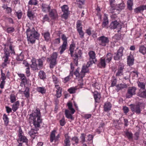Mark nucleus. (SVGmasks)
Instances as JSON below:
<instances>
[{"mask_svg": "<svg viewBox=\"0 0 146 146\" xmlns=\"http://www.w3.org/2000/svg\"><path fill=\"white\" fill-rule=\"evenodd\" d=\"M38 76L40 79H44L46 78L45 73L42 70H41L39 72Z\"/></svg>", "mask_w": 146, "mask_h": 146, "instance_id": "37", "label": "nucleus"}, {"mask_svg": "<svg viewBox=\"0 0 146 146\" xmlns=\"http://www.w3.org/2000/svg\"><path fill=\"white\" fill-rule=\"evenodd\" d=\"M127 86L125 84H118L117 86V89L119 90L124 88H127Z\"/></svg>", "mask_w": 146, "mask_h": 146, "instance_id": "34", "label": "nucleus"}, {"mask_svg": "<svg viewBox=\"0 0 146 146\" xmlns=\"http://www.w3.org/2000/svg\"><path fill=\"white\" fill-rule=\"evenodd\" d=\"M72 140L75 142L76 144H78V143L79 139L76 136L73 137L72 138Z\"/></svg>", "mask_w": 146, "mask_h": 146, "instance_id": "59", "label": "nucleus"}, {"mask_svg": "<svg viewBox=\"0 0 146 146\" xmlns=\"http://www.w3.org/2000/svg\"><path fill=\"white\" fill-rule=\"evenodd\" d=\"M127 3L128 9L130 10H131L132 9V7L133 5V0H128Z\"/></svg>", "mask_w": 146, "mask_h": 146, "instance_id": "30", "label": "nucleus"}, {"mask_svg": "<svg viewBox=\"0 0 146 146\" xmlns=\"http://www.w3.org/2000/svg\"><path fill=\"white\" fill-rule=\"evenodd\" d=\"M77 88L75 87H71L68 89V91L70 94H73L75 92Z\"/></svg>", "mask_w": 146, "mask_h": 146, "instance_id": "48", "label": "nucleus"}, {"mask_svg": "<svg viewBox=\"0 0 146 146\" xmlns=\"http://www.w3.org/2000/svg\"><path fill=\"white\" fill-rule=\"evenodd\" d=\"M3 118L5 124L7 125L9 122V119L7 115L5 114H4L3 115Z\"/></svg>", "mask_w": 146, "mask_h": 146, "instance_id": "45", "label": "nucleus"}, {"mask_svg": "<svg viewBox=\"0 0 146 146\" xmlns=\"http://www.w3.org/2000/svg\"><path fill=\"white\" fill-rule=\"evenodd\" d=\"M131 109L133 112H135L137 114H140L142 110L143 109L145 108V105L143 104L140 103L137 104H131Z\"/></svg>", "mask_w": 146, "mask_h": 146, "instance_id": "4", "label": "nucleus"}, {"mask_svg": "<svg viewBox=\"0 0 146 146\" xmlns=\"http://www.w3.org/2000/svg\"><path fill=\"white\" fill-rule=\"evenodd\" d=\"M41 8L42 11L45 13L49 12L51 9V7L49 5L45 3L42 4Z\"/></svg>", "mask_w": 146, "mask_h": 146, "instance_id": "17", "label": "nucleus"}, {"mask_svg": "<svg viewBox=\"0 0 146 146\" xmlns=\"http://www.w3.org/2000/svg\"><path fill=\"white\" fill-rule=\"evenodd\" d=\"M20 105L19 101H16L12 105V110L14 112H15L18 109Z\"/></svg>", "mask_w": 146, "mask_h": 146, "instance_id": "25", "label": "nucleus"}, {"mask_svg": "<svg viewBox=\"0 0 146 146\" xmlns=\"http://www.w3.org/2000/svg\"><path fill=\"white\" fill-rule=\"evenodd\" d=\"M14 31V29L13 27H9L7 29V32L9 33L13 32Z\"/></svg>", "mask_w": 146, "mask_h": 146, "instance_id": "63", "label": "nucleus"}, {"mask_svg": "<svg viewBox=\"0 0 146 146\" xmlns=\"http://www.w3.org/2000/svg\"><path fill=\"white\" fill-rule=\"evenodd\" d=\"M84 1L85 0H76V3L79 5L80 8H81V5L84 4Z\"/></svg>", "mask_w": 146, "mask_h": 146, "instance_id": "50", "label": "nucleus"}, {"mask_svg": "<svg viewBox=\"0 0 146 146\" xmlns=\"http://www.w3.org/2000/svg\"><path fill=\"white\" fill-rule=\"evenodd\" d=\"M24 94L25 96L27 98H28L29 97V88L27 87L25 88V90L24 92Z\"/></svg>", "mask_w": 146, "mask_h": 146, "instance_id": "40", "label": "nucleus"}, {"mask_svg": "<svg viewBox=\"0 0 146 146\" xmlns=\"http://www.w3.org/2000/svg\"><path fill=\"white\" fill-rule=\"evenodd\" d=\"M86 136V134L84 133H82L81 134L80 138L81 139L80 142L82 143L85 141Z\"/></svg>", "mask_w": 146, "mask_h": 146, "instance_id": "46", "label": "nucleus"}, {"mask_svg": "<svg viewBox=\"0 0 146 146\" xmlns=\"http://www.w3.org/2000/svg\"><path fill=\"white\" fill-rule=\"evenodd\" d=\"M125 7V5L123 1H122L121 3L117 5L115 7L114 5L113 8L112 7L110 9V11L111 13L113 12V10L116 9L119 11H121L122 10L124 9Z\"/></svg>", "mask_w": 146, "mask_h": 146, "instance_id": "14", "label": "nucleus"}, {"mask_svg": "<svg viewBox=\"0 0 146 146\" xmlns=\"http://www.w3.org/2000/svg\"><path fill=\"white\" fill-rule=\"evenodd\" d=\"M137 95L140 97L146 98V91L145 89H140Z\"/></svg>", "mask_w": 146, "mask_h": 146, "instance_id": "23", "label": "nucleus"}, {"mask_svg": "<svg viewBox=\"0 0 146 146\" xmlns=\"http://www.w3.org/2000/svg\"><path fill=\"white\" fill-rule=\"evenodd\" d=\"M15 15L17 17V18L19 19L21 18L22 13L21 11H19L17 12H16L15 13Z\"/></svg>", "mask_w": 146, "mask_h": 146, "instance_id": "47", "label": "nucleus"}, {"mask_svg": "<svg viewBox=\"0 0 146 146\" xmlns=\"http://www.w3.org/2000/svg\"><path fill=\"white\" fill-rule=\"evenodd\" d=\"M27 78H25L22 80H21V82L20 84V86L23 87V86H25L26 83L27 82Z\"/></svg>", "mask_w": 146, "mask_h": 146, "instance_id": "56", "label": "nucleus"}, {"mask_svg": "<svg viewBox=\"0 0 146 146\" xmlns=\"http://www.w3.org/2000/svg\"><path fill=\"white\" fill-rule=\"evenodd\" d=\"M45 40L46 41H49L50 40V34L49 32L44 33L43 34Z\"/></svg>", "mask_w": 146, "mask_h": 146, "instance_id": "35", "label": "nucleus"}, {"mask_svg": "<svg viewBox=\"0 0 146 146\" xmlns=\"http://www.w3.org/2000/svg\"><path fill=\"white\" fill-rule=\"evenodd\" d=\"M123 110L125 113L126 114L129 111V108L126 106H123Z\"/></svg>", "mask_w": 146, "mask_h": 146, "instance_id": "62", "label": "nucleus"}, {"mask_svg": "<svg viewBox=\"0 0 146 146\" xmlns=\"http://www.w3.org/2000/svg\"><path fill=\"white\" fill-rule=\"evenodd\" d=\"M124 48L121 47H120L117 51L116 53L115 54L114 56V59L115 60H119L123 56V52Z\"/></svg>", "mask_w": 146, "mask_h": 146, "instance_id": "13", "label": "nucleus"}, {"mask_svg": "<svg viewBox=\"0 0 146 146\" xmlns=\"http://www.w3.org/2000/svg\"><path fill=\"white\" fill-rule=\"evenodd\" d=\"M27 15L29 18L31 19V18H33V14L31 11L29 9L27 11Z\"/></svg>", "mask_w": 146, "mask_h": 146, "instance_id": "53", "label": "nucleus"}, {"mask_svg": "<svg viewBox=\"0 0 146 146\" xmlns=\"http://www.w3.org/2000/svg\"><path fill=\"white\" fill-rule=\"evenodd\" d=\"M105 58L102 57L100 58V62L99 64V65L100 66L101 68H105L106 65V61H105Z\"/></svg>", "mask_w": 146, "mask_h": 146, "instance_id": "27", "label": "nucleus"}, {"mask_svg": "<svg viewBox=\"0 0 146 146\" xmlns=\"http://www.w3.org/2000/svg\"><path fill=\"white\" fill-rule=\"evenodd\" d=\"M112 107V105L110 102H106L104 104V110L105 111L111 110Z\"/></svg>", "mask_w": 146, "mask_h": 146, "instance_id": "24", "label": "nucleus"}, {"mask_svg": "<svg viewBox=\"0 0 146 146\" xmlns=\"http://www.w3.org/2000/svg\"><path fill=\"white\" fill-rule=\"evenodd\" d=\"M99 44L102 46H105L109 42V40L107 37L102 36L97 38Z\"/></svg>", "mask_w": 146, "mask_h": 146, "instance_id": "11", "label": "nucleus"}, {"mask_svg": "<svg viewBox=\"0 0 146 146\" xmlns=\"http://www.w3.org/2000/svg\"><path fill=\"white\" fill-rule=\"evenodd\" d=\"M136 90V88L135 87L129 88L127 90V92L126 94V98H130L133 95L135 94Z\"/></svg>", "mask_w": 146, "mask_h": 146, "instance_id": "12", "label": "nucleus"}, {"mask_svg": "<svg viewBox=\"0 0 146 146\" xmlns=\"http://www.w3.org/2000/svg\"><path fill=\"white\" fill-rule=\"evenodd\" d=\"M29 67H27L26 69V73L27 77H29L31 75V73L30 71Z\"/></svg>", "mask_w": 146, "mask_h": 146, "instance_id": "60", "label": "nucleus"}, {"mask_svg": "<svg viewBox=\"0 0 146 146\" xmlns=\"http://www.w3.org/2000/svg\"><path fill=\"white\" fill-rule=\"evenodd\" d=\"M89 66H88V63L86 66H83L81 71L82 73L85 75V73L88 72L89 71L88 67Z\"/></svg>", "mask_w": 146, "mask_h": 146, "instance_id": "36", "label": "nucleus"}, {"mask_svg": "<svg viewBox=\"0 0 146 146\" xmlns=\"http://www.w3.org/2000/svg\"><path fill=\"white\" fill-rule=\"evenodd\" d=\"M110 27L111 29H120L121 28L119 23L117 21L112 22L110 24Z\"/></svg>", "mask_w": 146, "mask_h": 146, "instance_id": "15", "label": "nucleus"}, {"mask_svg": "<svg viewBox=\"0 0 146 146\" xmlns=\"http://www.w3.org/2000/svg\"><path fill=\"white\" fill-rule=\"evenodd\" d=\"M61 38L63 42L62 45L59 47L58 49L60 54H62L66 49L67 45V38L63 34L61 35Z\"/></svg>", "mask_w": 146, "mask_h": 146, "instance_id": "8", "label": "nucleus"}, {"mask_svg": "<svg viewBox=\"0 0 146 146\" xmlns=\"http://www.w3.org/2000/svg\"><path fill=\"white\" fill-rule=\"evenodd\" d=\"M67 105L68 106L69 109L70 110L71 114L70 113L69 110H66L65 111V114L66 117L68 119H72L73 117L72 114H73L75 111V110L73 108L72 104L71 102H69L67 103Z\"/></svg>", "mask_w": 146, "mask_h": 146, "instance_id": "6", "label": "nucleus"}, {"mask_svg": "<svg viewBox=\"0 0 146 146\" xmlns=\"http://www.w3.org/2000/svg\"><path fill=\"white\" fill-rule=\"evenodd\" d=\"M32 64L31 66V68L34 70H36L37 69V65L36 63V60L35 58H33L31 60Z\"/></svg>", "mask_w": 146, "mask_h": 146, "instance_id": "22", "label": "nucleus"}, {"mask_svg": "<svg viewBox=\"0 0 146 146\" xmlns=\"http://www.w3.org/2000/svg\"><path fill=\"white\" fill-rule=\"evenodd\" d=\"M100 97V95L99 93L97 92H95L94 94V98L96 102H99Z\"/></svg>", "mask_w": 146, "mask_h": 146, "instance_id": "31", "label": "nucleus"}, {"mask_svg": "<svg viewBox=\"0 0 146 146\" xmlns=\"http://www.w3.org/2000/svg\"><path fill=\"white\" fill-rule=\"evenodd\" d=\"M124 65L122 63H120L118 66L117 70L123 71Z\"/></svg>", "mask_w": 146, "mask_h": 146, "instance_id": "57", "label": "nucleus"}, {"mask_svg": "<svg viewBox=\"0 0 146 146\" xmlns=\"http://www.w3.org/2000/svg\"><path fill=\"white\" fill-rule=\"evenodd\" d=\"M26 33L28 42L31 43H34L36 39L39 37V34L36 31L34 27L27 29Z\"/></svg>", "mask_w": 146, "mask_h": 146, "instance_id": "2", "label": "nucleus"}, {"mask_svg": "<svg viewBox=\"0 0 146 146\" xmlns=\"http://www.w3.org/2000/svg\"><path fill=\"white\" fill-rule=\"evenodd\" d=\"M123 74V71L117 70V71L116 72L115 76L117 77H119L121 76Z\"/></svg>", "mask_w": 146, "mask_h": 146, "instance_id": "52", "label": "nucleus"}, {"mask_svg": "<svg viewBox=\"0 0 146 146\" xmlns=\"http://www.w3.org/2000/svg\"><path fill=\"white\" fill-rule=\"evenodd\" d=\"M62 9L63 12H68V8L67 5H64L61 7Z\"/></svg>", "mask_w": 146, "mask_h": 146, "instance_id": "54", "label": "nucleus"}, {"mask_svg": "<svg viewBox=\"0 0 146 146\" xmlns=\"http://www.w3.org/2000/svg\"><path fill=\"white\" fill-rule=\"evenodd\" d=\"M1 79L2 80H5L6 79V77L5 76V74L3 72V71H1Z\"/></svg>", "mask_w": 146, "mask_h": 146, "instance_id": "64", "label": "nucleus"}, {"mask_svg": "<svg viewBox=\"0 0 146 146\" xmlns=\"http://www.w3.org/2000/svg\"><path fill=\"white\" fill-rule=\"evenodd\" d=\"M37 91L42 94L45 93L46 89L44 87H37L36 89Z\"/></svg>", "mask_w": 146, "mask_h": 146, "instance_id": "33", "label": "nucleus"}, {"mask_svg": "<svg viewBox=\"0 0 146 146\" xmlns=\"http://www.w3.org/2000/svg\"><path fill=\"white\" fill-rule=\"evenodd\" d=\"M139 52L143 54H145L146 53V48L144 46H140L139 48Z\"/></svg>", "mask_w": 146, "mask_h": 146, "instance_id": "38", "label": "nucleus"}, {"mask_svg": "<svg viewBox=\"0 0 146 146\" xmlns=\"http://www.w3.org/2000/svg\"><path fill=\"white\" fill-rule=\"evenodd\" d=\"M49 12V16L52 19H55L58 18V14L55 9H51Z\"/></svg>", "mask_w": 146, "mask_h": 146, "instance_id": "16", "label": "nucleus"}, {"mask_svg": "<svg viewBox=\"0 0 146 146\" xmlns=\"http://www.w3.org/2000/svg\"><path fill=\"white\" fill-rule=\"evenodd\" d=\"M24 58L23 56L21 54L19 55L18 56L16 57V59L17 61H21Z\"/></svg>", "mask_w": 146, "mask_h": 146, "instance_id": "55", "label": "nucleus"}, {"mask_svg": "<svg viewBox=\"0 0 146 146\" xmlns=\"http://www.w3.org/2000/svg\"><path fill=\"white\" fill-rule=\"evenodd\" d=\"M37 133V130L34 129H31L29 132V134L31 137L34 139Z\"/></svg>", "mask_w": 146, "mask_h": 146, "instance_id": "29", "label": "nucleus"}, {"mask_svg": "<svg viewBox=\"0 0 146 146\" xmlns=\"http://www.w3.org/2000/svg\"><path fill=\"white\" fill-rule=\"evenodd\" d=\"M137 83L138 87L141 88L140 89L142 90L145 89V84L144 83L140 82H138Z\"/></svg>", "mask_w": 146, "mask_h": 146, "instance_id": "44", "label": "nucleus"}, {"mask_svg": "<svg viewBox=\"0 0 146 146\" xmlns=\"http://www.w3.org/2000/svg\"><path fill=\"white\" fill-rule=\"evenodd\" d=\"M29 119L36 128L40 127V124L41 123V115L39 109H37L31 114L30 115Z\"/></svg>", "mask_w": 146, "mask_h": 146, "instance_id": "1", "label": "nucleus"}, {"mask_svg": "<svg viewBox=\"0 0 146 146\" xmlns=\"http://www.w3.org/2000/svg\"><path fill=\"white\" fill-rule=\"evenodd\" d=\"M79 68H77L74 74L77 79H82L84 76V74H82L81 72L80 73L79 72Z\"/></svg>", "mask_w": 146, "mask_h": 146, "instance_id": "19", "label": "nucleus"}, {"mask_svg": "<svg viewBox=\"0 0 146 146\" xmlns=\"http://www.w3.org/2000/svg\"><path fill=\"white\" fill-rule=\"evenodd\" d=\"M38 2L37 0H30L28 3L30 5H36L38 4Z\"/></svg>", "mask_w": 146, "mask_h": 146, "instance_id": "49", "label": "nucleus"}, {"mask_svg": "<svg viewBox=\"0 0 146 146\" xmlns=\"http://www.w3.org/2000/svg\"><path fill=\"white\" fill-rule=\"evenodd\" d=\"M56 132V131L55 130H53L51 132L50 137V141L51 142H52L54 141L55 142V134Z\"/></svg>", "mask_w": 146, "mask_h": 146, "instance_id": "26", "label": "nucleus"}, {"mask_svg": "<svg viewBox=\"0 0 146 146\" xmlns=\"http://www.w3.org/2000/svg\"><path fill=\"white\" fill-rule=\"evenodd\" d=\"M17 96L14 94H11L10 95V102L13 103L16 100Z\"/></svg>", "mask_w": 146, "mask_h": 146, "instance_id": "41", "label": "nucleus"}, {"mask_svg": "<svg viewBox=\"0 0 146 146\" xmlns=\"http://www.w3.org/2000/svg\"><path fill=\"white\" fill-rule=\"evenodd\" d=\"M134 59L133 55L130 54L127 57V64L129 66H132L134 63Z\"/></svg>", "mask_w": 146, "mask_h": 146, "instance_id": "20", "label": "nucleus"}, {"mask_svg": "<svg viewBox=\"0 0 146 146\" xmlns=\"http://www.w3.org/2000/svg\"><path fill=\"white\" fill-rule=\"evenodd\" d=\"M89 57V61L88 62V66H90L93 63H95L96 61V54L93 51H90L88 53Z\"/></svg>", "mask_w": 146, "mask_h": 146, "instance_id": "9", "label": "nucleus"}, {"mask_svg": "<svg viewBox=\"0 0 146 146\" xmlns=\"http://www.w3.org/2000/svg\"><path fill=\"white\" fill-rule=\"evenodd\" d=\"M58 55L57 53L54 52L51 55L50 58H47V61L50 62L49 66L50 68H53L56 65Z\"/></svg>", "mask_w": 146, "mask_h": 146, "instance_id": "5", "label": "nucleus"}, {"mask_svg": "<svg viewBox=\"0 0 146 146\" xmlns=\"http://www.w3.org/2000/svg\"><path fill=\"white\" fill-rule=\"evenodd\" d=\"M64 12L63 14L62 15V18H64L65 19H66L68 16V12Z\"/></svg>", "mask_w": 146, "mask_h": 146, "instance_id": "61", "label": "nucleus"}, {"mask_svg": "<svg viewBox=\"0 0 146 146\" xmlns=\"http://www.w3.org/2000/svg\"><path fill=\"white\" fill-rule=\"evenodd\" d=\"M65 139L64 140V146H70V137L68 134H65L64 135Z\"/></svg>", "mask_w": 146, "mask_h": 146, "instance_id": "18", "label": "nucleus"}, {"mask_svg": "<svg viewBox=\"0 0 146 146\" xmlns=\"http://www.w3.org/2000/svg\"><path fill=\"white\" fill-rule=\"evenodd\" d=\"M4 56L2 57L3 60L4 61L1 65L2 67L3 68H4L6 66L7 64L9 63V57L10 56V53L8 50L5 49H4Z\"/></svg>", "mask_w": 146, "mask_h": 146, "instance_id": "7", "label": "nucleus"}, {"mask_svg": "<svg viewBox=\"0 0 146 146\" xmlns=\"http://www.w3.org/2000/svg\"><path fill=\"white\" fill-rule=\"evenodd\" d=\"M52 78L53 82L55 84H57L59 82V80L58 78L54 75L52 76Z\"/></svg>", "mask_w": 146, "mask_h": 146, "instance_id": "51", "label": "nucleus"}, {"mask_svg": "<svg viewBox=\"0 0 146 146\" xmlns=\"http://www.w3.org/2000/svg\"><path fill=\"white\" fill-rule=\"evenodd\" d=\"M74 48L75 44H72L70 46L69 50L70 52L71 56L73 57L74 64L77 66L78 64V58L79 57L81 56L82 53L81 51L78 50V48H77L75 50L74 54L73 55V50Z\"/></svg>", "mask_w": 146, "mask_h": 146, "instance_id": "3", "label": "nucleus"}, {"mask_svg": "<svg viewBox=\"0 0 146 146\" xmlns=\"http://www.w3.org/2000/svg\"><path fill=\"white\" fill-rule=\"evenodd\" d=\"M19 138L17 141L21 142L23 143H26L27 145L28 142V140L27 137L23 135V133L21 128H19V133L18 134Z\"/></svg>", "mask_w": 146, "mask_h": 146, "instance_id": "10", "label": "nucleus"}, {"mask_svg": "<svg viewBox=\"0 0 146 146\" xmlns=\"http://www.w3.org/2000/svg\"><path fill=\"white\" fill-rule=\"evenodd\" d=\"M7 44L9 46V48L11 51V53H15V52L14 51V47L12 45V44L11 43H9V42H7Z\"/></svg>", "mask_w": 146, "mask_h": 146, "instance_id": "43", "label": "nucleus"}, {"mask_svg": "<svg viewBox=\"0 0 146 146\" xmlns=\"http://www.w3.org/2000/svg\"><path fill=\"white\" fill-rule=\"evenodd\" d=\"M73 75L72 73L71 72H70V74L69 76H67L65 77V78L63 79V82L64 83H66L69 80L72 78Z\"/></svg>", "mask_w": 146, "mask_h": 146, "instance_id": "32", "label": "nucleus"}, {"mask_svg": "<svg viewBox=\"0 0 146 146\" xmlns=\"http://www.w3.org/2000/svg\"><path fill=\"white\" fill-rule=\"evenodd\" d=\"M145 9H146V5H143L135 9L134 12L136 13H138L143 12Z\"/></svg>", "mask_w": 146, "mask_h": 146, "instance_id": "21", "label": "nucleus"}, {"mask_svg": "<svg viewBox=\"0 0 146 146\" xmlns=\"http://www.w3.org/2000/svg\"><path fill=\"white\" fill-rule=\"evenodd\" d=\"M65 123L66 122L65 121L64 117H63V118L60 121V125L61 126H62L65 125Z\"/></svg>", "mask_w": 146, "mask_h": 146, "instance_id": "58", "label": "nucleus"}, {"mask_svg": "<svg viewBox=\"0 0 146 146\" xmlns=\"http://www.w3.org/2000/svg\"><path fill=\"white\" fill-rule=\"evenodd\" d=\"M113 55L112 54L110 53H108L106 56L105 57H104L105 58V60L106 61V62L109 63L110 62L112 58Z\"/></svg>", "mask_w": 146, "mask_h": 146, "instance_id": "28", "label": "nucleus"}, {"mask_svg": "<svg viewBox=\"0 0 146 146\" xmlns=\"http://www.w3.org/2000/svg\"><path fill=\"white\" fill-rule=\"evenodd\" d=\"M104 21L102 23V26L103 27H106L108 23V18L105 17L104 18Z\"/></svg>", "mask_w": 146, "mask_h": 146, "instance_id": "42", "label": "nucleus"}, {"mask_svg": "<svg viewBox=\"0 0 146 146\" xmlns=\"http://www.w3.org/2000/svg\"><path fill=\"white\" fill-rule=\"evenodd\" d=\"M125 133L126 135L129 140H131L132 139L133 134L131 132L128 131H125Z\"/></svg>", "mask_w": 146, "mask_h": 146, "instance_id": "39", "label": "nucleus"}]
</instances>
